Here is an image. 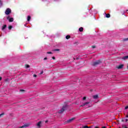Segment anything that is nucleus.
Instances as JSON below:
<instances>
[{"mask_svg": "<svg viewBox=\"0 0 128 128\" xmlns=\"http://www.w3.org/2000/svg\"><path fill=\"white\" fill-rule=\"evenodd\" d=\"M44 74V71L42 70L40 73V74Z\"/></svg>", "mask_w": 128, "mask_h": 128, "instance_id": "nucleus-26", "label": "nucleus"}, {"mask_svg": "<svg viewBox=\"0 0 128 128\" xmlns=\"http://www.w3.org/2000/svg\"><path fill=\"white\" fill-rule=\"evenodd\" d=\"M2 80V77H0V80Z\"/></svg>", "mask_w": 128, "mask_h": 128, "instance_id": "nucleus-35", "label": "nucleus"}, {"mask_svg": "<svg viewBox=\"0 0 128 128\" xmlns=\"http://www.w3.org/2000/svg\"><path fill=\"white\" fill-rule=\"evenodd\" d=\"M7 20H8V17L7 18Z\"/></svg>", "mask_w": 128, "mask_h": 128, "instance_id": "nucleus-39", "label": "nucleus"}, {"mask_svg": "<svg viewBox=\"0 0 128 128\" xmlns=\"http://www.w3.org/2000/svg\"><path fill=\"white\" fill-rule=\"evenodd\" d=\"M82 128H88V126H84Z\"/></svg>", "mask_w": 128, "mask_h": 128, "instance_id": "nucleus-20", "label": "nucleus"}, {"mask_svg": "<svg viewBox=\"0 0 128 128\" xmlns=\"http://www.w3.org/2000/svg\"><path fill=\"white\" fill-rule=\"evenodd\" d=\"M75 118H72L70 119H69L68 120H67L66 121L64 122V124H70V122H72V120H74Z\"/></svg>", "mask_w": 128, "mask_h": 128, "instance_id": "nucleus-4", "label": "nucleus"}, {"mask_svg": "<svg viewBox=\"0 0 128 128\" xmlns=\"http://www.w3.org/2000/svg\"><path fill=\"white\" fill-rule=\"evenodd\" d=\"M125 122H128V119H125Z\"/></svg>", "mask_w": 128, "mask_h": 128, "instance_id": "nucleus-31", "label": "nucleus"}, {"mask_svg": "<svg viewBox=\"0 0 128 128\" xmlns=\"http://www.w3.org/2000/svg\"><path fill=\"white\" fill-rule=\"evenodd\" d=\"M128 106H126L125 107V110H128Z\"/></svg>", "mask_w": 128, "mask_h": 128, "instance_id": "nucleus-30", "label": "nucleus"}, {"mask_svg": "<svg viewBox=\"0 0 128 128\" xmlns=\"http://www.w3.org/2000/svg\"><path fill=\"white\" fill-rule=\"evenodd\" d=\"M90 102H87L84 103V104L85 106H87V104H90Z\"/></svg>", "mask_w": 128, "mask_h": 128, "instance_id": "nucleus-16", "label": "nucleus"}, {"mask_svg": "<svg viewBox=\"0 0 128 128\" xmlns=\"http://www.w3.org/2000/svg\"><path fill=\"white\" fill-rule=\"evenodd\" d=\"M60 49H54V52H59Z\"/></svg>", "mask_w": 128, "mask_h": 128, "instance_id": "nucleus-18", "label": "nucleus"}, {"mask_svg": "<svg viewBox=\"0 0 128 128\" xmlns=\"http://www.w3.org/2000/svg\"><path fill=\"white\" fill-rule=\"evenodd\" d=\"M92 48H96V46H92Z\"/></svg>", "mask_w": 128, "mask_h": 128, "instance_id": "nucleus-24", "label": "nucleus"}, {"mask_svg": "<svg viewBox=\"0 0 128 128\" xmlns=\"http://www.w3.org/2000/svg\"><path fill=\"white\" fill-rule=\"evenodd\" d=\"M66 108H68L67 106H63L60 110L58 111V114H62L64 112L65 110H66Z\"/></svg>", "mask_w": 128, "mask_h": 128, "instance_id": "nucleus-2", "label": "nucleus"}, {"mask_svg": "<svg viewBox=\"0 0 128 128\" xmlns=\"http://www.w3.org/2000/svg\"><path fill=\"white\" fill-rule=\"evenodd\" d=\"M8 30H12V26H10L8 27Z\"/></svg>", "mask_w": 128, "mask_h": 128, "instance_id": "nucleus-17", "label": "nucleus"}, {"mask_svg": "<svg viewBox=\"0 0 128 128\" xmlns=\"http://www.w3.org/2000/svg\"><path fill=\"white\" fill-rule=\"evenodd\" d=\"M121 122H124V120L123 118L122 119Z\"/></svg>", "mask_w": 128, "mask_h": 128, "instance_id": "nucleus-33", "label": "nucleus"}, {"mask_svg": "<svg viewBox=\"0 0 128 128\" xmlns=\"http://www.w3.org/2000/svg\"><path fill=\"white\" fill-rule=\"evenodd\" d=\"M47 54H52V52H47Z\"/></svg>", "mask_w": 128, "mask_h": 128, "instance_id": "nucleus-21", "label": "nucleus"}, {"mask_svg": "<svg viewBox=\"0 0 128 128\" xmlns=\"http://www.w3.org/2000/svg\"><path fill=\"white\" fill-rule=\"evenodd\" d=\"M95 128H98V126H95Z\"/></svg>", "mask_w": 128, "mask_h": 128, "instance_id": "nucleus-37", "label": "nucleus"}, {"mask_svg": "<svg viewBox=\"0 0 128 128\" xmlns=\"http://www.w3.org/2000/svg\"><path fill=\"white\" fill-rule=\"evenodd\" d=\"M6 24L4 25L2 28V30H6Z\"/></svg>", "mask_w": 128, "mask_h": 128, "instance_id": "nucleus-7", "label": "nucleus"}, {"mask_svg": "<svg viewBox=\"0 0 128 128\" xmlns=\"http://www.w3.org/2000/svg\"><path fill=\"white\" fill-rule=\"evenodd\" d=\"M34 78H36L38 76V75L36 74H34L33 75Z\"/></svg>", "mask_w": 128, "mask_h": 128, "instance_id": "nucleus-22", "label": "nucleus"}, {"mask_svg": "<svg viewBox=\"0 0 128 128\" xmlns=\"http://www.w3.org/2000/svg\"><path fill=\"white\" fill-rule=\"evenodd\" d=\"M0 6H2V2L0 0Z\"/></svg>", "mask_w": 128, "mask_h": 128, "instance_id": "nucleus-23", "label": "nucleus"}, {"mask_svg": "<svg viewBox=\"0 0 128 128\" xmlns=\"http://www.w3.org/2000/svg\"><path fill=\"white\" fill-rule=\"evenodd\" d=\"M86 100V97L84 96V97L83 98V100Z\"/></svg>", "mask_w": 128, "mask_h": 128, "instance_id": "nucleus-25", "label": "nucleus"}, {"mask_svg": "<svg viewBox=\"0 0 128 128\" xmlns=\"http://www.w3.org/2000/svg\"><path fill=\"white\" fill-rule=\"evenodd\" d=\"M8 20L10 22H14V18H11L8 19Z\"/></svg>", "mask_w": 128, "mask_h": 128, "instance_id": "nucleus-8", "label": "nucleus"}, {"mask_svg": "<svg viewBox=\"0 0 128 128\" xmlns=\"http://www.w3.org/2000/svg\"><path fill=\"white\" fill-rule=\"evenodd\" d=\"M88 128H92V127H90V126L88 127Z\"/></svg>", "mask_w": 128, "mask_h": 128, "instance_id": "nucleus-38", "label": "nucleus"}, {"mask_svg": "<svg viewBox=\"0 0 128 128\" xmlns=\"http://www.w3.org/2000/svg\"><path fill=\"white\" fill-rule=\"evenodd\" d=\"M54 1L56 0H54Z\"/></svg>", "mask_w": 128, "mask_h": 128, "instance_id": "nucleus-42", "label": "nucleus"}, {"mask_svg": "<svg viewBox=\"0 0 128 128\" xmlns=\"http://www.w3.org/2000/svg\"><path fill=\"white\" fill-rule=\"evenodd\" d=\"M119 128H120V127H119Z\"/></svg>", "mask_w": 128, "mask_h": 128, "instance_id": "nucleus-41", "label": "nucleus"}, {"mask_svg": "<svg viewBox=\"0 0 128 128\" xmlns=\"http://www.w3.org/2000/svg\"><path fill=\"white\" fill-rule=\"evenodd\" d=\"M124 64H121L120 65H119L118 66H116V68H118V70H120L121 68H124Z\"/></svg>", "mask_w": 128, "mask_h": 128, "instance_id": "nucleus-5", "label": "nucleus"}, {"mask_svg": "<svg viewBox=\"0 0 128 128\" xmlns=\"http://www.w3.org/2000/svg\"><path fill=\"white\" fill-rule=\"evenodd\" d=\"M52 60H56V57L52 56Z\"/></svg>", "mask_w": 128, "mask_h": 128, "instance_id": "nucleus-32", "label": "nucleus"}, {"mask_svg": "<svg viewBox=\"0 0 128 128\" xmlns=\"http://www.w3.org/2000/svg\"><path fill=\"white\" fill-rule=\"evenodd\" d=\"M44 60H48V58L46 57L44 58Z\"/></svg>", "mask_w": 128, "mask_h": 128, "instance_id": "nucleus-29", "label": "nucleus"}, {"mask_svg": "<svg viewBox=\"0 0 128 128\" xmlns=\"http://www.w3.org/2000/svg\"><path fill=\"white\" fill-rule=\"evenodd\" d=\"M79 32H84V28L82 27L79 28Z\"/></svg>", "mask_w": 128, "mask_h": 128, "instance_id": "nucleus-9", "label": "nucleus"}, {"mask_svg": "<svg viewBox=\"0 0 128 128\" xmlns=\"http://www.w3.org/2000/svg\"><path fill=\"white\" fill-rule=\"evenodd\" d=\"M102 128H106V127L104 126L102 127Z\"/></svg>", "mask_w": 128, "mask_h": 128, "instance_id": "nucleus-36", "label": "nucleus"}, {"mask_svg": "<svg viewBox=\"0 0 128 128\" xmlns=\"http://www.w3.org/2000/svg\"><path fill=\"white\" fill-rule=\"evenodd\" d=\"M46 122H48V121H46Z\"/></svg>", "mask_w": 128, "mask_h": 128, "instance_id": "nucleus-40", "label": "nucleus"}, {"mask_svg": "<svg viewBox=\"0 0 128 128\" xmlns=\"http://www.w3.org/2000/svg\"><path fill=\"white\" fill-rule=\"evenodd\" d=\"M102 64V60H98L97 61L94 62L92 64V66H98V64Z\"/></svg>", "mask_w": 128, "mask_h": 128, "instance_id": "nucleus-1", "label": "nucleus"}, {"mask_svg": "<svg viewBox=\"0 0 128 128\" xmlns=\"http://www.w3.org/2000/svg\"><path fill=\"white\" fill-rule=\"evenodd\" d=\"M42 124V122L40 121V122H38V124H37L39 128L40 127V124Z\"/></svg>", "mask_w": 128, "mask_h": 128, "instance_id": "nucleus-12", "label": "nucleus"}, {"mask_svg": "<svg viewBox=\"0 0 128 128\" xmlns=\"http://www.w3.org/2000/svg\"><path fill=\"white\" fill-rule=\"evenodd\" d=\"M6 14H12V10L10 8H6V12H5Z\"/></svg>", "mask_w": 128, "mask_h": 128, "instance_id": "nucleus-3", "label": "nucleus"}, {"mask_svg": "<svg viewBox=\"0 0 128 128\" xmlns=\"http://www.w3.org/2000/svg\"><path fill=\"white\" fill-rule=\"evenodd\" d=\"M123 42H128V38L123 39Z\"/></svg>", "mask_w": 128, "mask_h": 128, "instance_id": "nucleus-15", "label": "nucleus"}, {"mask_svg": "<svg viewBox=\"0 0 128 128\" xmlns=\"http://www.w3.org/2000/svg\"><path fill=\"white\" fill-rule=\"evenodd\" d=\"M26 68H30V65H26Z\"/></svg>", "mask_w": 128, "mask_h": 128, "instance_id": "nucleus-28", "label": "nucleus"}, {"mask_svg": "<svg viewBox=\"0 0 128 128\" xmlns=\"http://www.w3.org/2000/svg\"><path fill=\"white\" fill-rule=\"evenodd\" d=\"M122 60H128V56H124L122 57Z\"/></svg>", "mask_w": 128, "mask_h": 128, "instance_id": "nucleus-6", "label": "nucleus"}, {"mask_svg": "<svg viewBox=\"0 0 128 128\" xmlns=\"http://www.w3.org/2000/svg\"><path fill=\"white\" fill-rule=\"evenodd\" d=\"M98 98V95H94L93 96V98L94 99V100H96V98Z\"/></svg>", "mask_w": 128, "mask_h": 128, "instance_id": "nucleus-11", "label": "nucleus"}, {"mask_svg": "<svg viewBox=\"0 0 128 128\" xmlns=\"http://www.w3.org/2000/svg\"><path fill=\"white\" fill-rule=\"evenodd\" d=\"M4 115V114H0V118H2V116Z\"/></svg>", "mask_w": 128, "mask_h": 128, "instance_id": "nucleus-19", "label": "nucleus"}, {"mask_svg": "<svg viewBox=\"0 0 128 128\" xmlns=\"http://www.w3.org/2000/svg\"><path fill=\"white\" fill-rule=\"evenodd\" d=\"M84 106V103L83 104H81L80 106Z\"/></svg>", "mask_w": 128, "mask_h": 128, "instance_id": "nucleus-27", "label": "nucleus"}, {"mask_svg": "<svg viewBox=\"0 0 128 128\" xmlns=\"http://www.w3.org/2000/svg\"><path fill=\"white\" fill-rule=\"evenodd\" d=\"M106 18H110V14H106Z\"/></svg>", "mask_w": 128, "mask_h": 128, "instance_id": "nucleus-14", "label": "nucleus"}, {"mask_svg": "<svg viewBox=\"0 0 128 128\" xmlns=\"http://www.w3.org/2000/svg\"><path fill=\"white\" fill-rule=\"evenodd\" d=\"M20 92H24V90H20Z\"/></svg>", "mask_w": 128, "mask_h": 128, "instance_id": "nucleus-34", "label": "nucleus"}, {"mask_svg": "<svg viewBox=\"0 0 128 128\" xmlns=\"http://www.w3.org/2000/svg\"><path fill=\"white\" fill-rule=\"evenodd\" d=\"M32 18L30 17V16H28L27 18V20L28 22H30V20Z\"/></svg>", "mask_w": 128, "mask_h": 128, "instance_id": "nucleus-13", "label": "nucleus"}, {"mask_svg": "<svg viewBox=\"0 0 128 128\" xmlns=\"http://www.w3.org/2000/svg\"><path fill=\"white\" fill-rule=\"evenodd\" d=\"M66 40H70V35H67L66 36Z\"/></svg>", "mask_w": 128, "mask_h": 128, "instance_id": "nucleus-10", "label": "nucleus"}]
</instances>
